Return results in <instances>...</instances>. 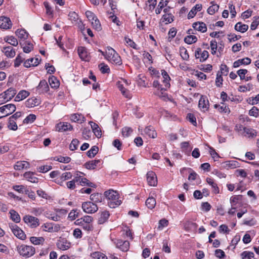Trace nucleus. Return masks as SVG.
Returning a JSON list of instances; mask_svg holds the SVG:
<instances>
[{
    "instance_id": "obj_6",
    "label": "nucleus",
    "mask_w": 259,
    "mask_h": 259,
    "mask_svg": "<svg viewBox=\"0 0 259 259\" xmlns=\"http://www.w3.org/2000/svg\"><path fill=\"white\" fill-rule=\"evenodd\" d=\"M57 247L62 250H65L70 247L71 243L65 238H60L57 243Z\"/></svg>"
},
{
    "instance_id": "obj_44",
    "label": "nucleus",
    "mask_w": 259,
    "mask_h": 259,
    "mask_svg": "<svg viewBox=\"0 0 259 259\" xmlns=\"http://www.w3.org/2000/svg\"><path fill=\"white\" fill-rule=\"evenodd\" d=\"M25 163H26L27 165H29V163L26 161H18L16 163V164L14 166V169L17 170H20L22 169L24 167L27 168V166H25Z\"/></svg>"
},
{
    "instance_id": "obj_36",
    "label": "nucleus",
    "mask_w": 259,
    "mask_h": 259,
    "mask_svg": "<svg viewBox=\"0 0 259 259\" xmlns=\"http://www.w3.org/2000/svg\"><path fill=\"white\" fill-rule=\"evenodd\" d=\"M99 148L97 146H94L87 152V155L89 158H93L98 153Z\"/></svg>"
},
{
    "instance_id": "obj_13",
    "label": "nucleus",
    "mask_w": 259,
    "mask_h": 259,
    "mask_svg": "<svg viewBox=\"0 0 259 259\" xmlns=\"http://www.w3.org/2000/svg\"><path fill=\"white\" fill-rule=\"evenodd\" d=\"M76 181L77 184H80L81 186H88L91 187H94L95 186V184L93 183L89 182L87 179L82 178L81 176L76 177Z\"/></svg>"
},
{
    "instance_id": "obj_7",
    "label": "nucleus",
    "mask_w": 259,
    "mask_h": 259,
    "mask_svg": "<svg viewBox=\"0 0 259 259\" xmlns=\"http://www.w3.org/2000/svg\"><path fill=\"white\" fill-rule=\"evenodd\" d=\"M12 23L9 17L5 16L0 17V28L8 29L11 28Z\"/></svg>"
},
{
    "instance_id": "obj_5",
    "label": "nucleus",
    "mask_w": 259,
    "mask_h": 259,
    "mask_svg": "<svg viewBox=\"0 0 259 259\" xmlns=\"http://www.w3.org/2000/svg\"><path fill=\"white\" fill-rule=\"evenodd\" d=\"M9 226L12 232L17 238L23 240L26 239L25 234L18 226L14 224H11Z\"/></svg>"
},
{
    "instance_id": "obj_57",
    "label": "nucleus",
    "mask_w": 259,
    "mask_h": 259,
    "mask_svg": "<svg viewBox=\"0 0 259 259\" xmlns=\"http://www.w3.org/2000/svg\"><path fill=\"white\" fill-rule=\"evenodd\" d=\"M223 78L222 74H221L219 72L217 74V77L215 79V85L218 87H221L223 84Z\"/></svg>"
},
{
    "instance_id": "obj_11",
    "label": "nucleus",
    "mask_w": 259,
    "mask_h": 259,
    "mask_svg": "<svg viewBox=\"0 0 259 259\" xmlns=\"http://www.w3.org/2000/svg\"><path fill=\"white\" fill-rule=\"evenodd\" d=\"M75 224L80 226L85 231H90L93 230V226L92 224H86L82 219H78L75 222Z\"/></svg>"
},
{
    "instance_id": "obj_39",
    "label": "nucleus",
    "mask_w": 259,
    "mask_h": 259,
    "mask_svg": "<svg viewBox=\"0 0 259 259\" xmlns=\"http://www.w3.org/2000/svg\"><path fill=\"white\" fill-rule=\"evenodd\" d=\"M108 61L118 65H120L122 64L121 58L119 56L118 54H117L116 52H115V54H114V56H112L111 58H110V59Z\"/></svg>"
},
{
    "instance_id": "obj_32",
    "label": "nucleus",
    "mask_w": 259,
    "mask_h": 259,
    "mask_svg": "<svg viewBox=\"0 0 259 259\" xmlns=\"http://www.w3.org/2000/svg\"><path fill=\"white\" fill-rule=\"evenodd\" d=\"M30 241L34 245H37L42 244L45 242V238L42 237H34L32 236L30 237Z\"/></svg>"
},
{
    "instance_id": "obj_38",
    "label": "nucleus",
    "mask_w": 259,
    "mask_h": 259,
    "mask_svg": "<svg viewBox=\"0 0 259 259\" xmlns=\"http://www.w3.org/2000/svg\"><path fill=\"white\" fill-rule=\"evenodd\" d=\"M4 40L5 41L15 47L17 46L18 44L17 38L13 36H7L4 38Z\"/></svg>"
},
{
    "instance_id": "obj_61",
    "label": "nucleus",
    "mask_w": 259,
    "mask_h": 259,
    "mask_svg": "<svg viewBox=\"0 0 259 259\" xmlns=\"http://www.w3.org/2000/svg\"><path fill=\"white\" fill-rule=\"evenodd\" d=\"M36 119V116L34 114H30L28 115L23 120V123H29L33 122Z\"/></svg>"
},
{
    "instance_id": "obj_40",
    "label": "nucleus",
    "mask_w": 259,
    "mask_h": 259,
    "mask_svg": "<svg viewBox=\"0 0 259 259\" xmlns=\"http://www.w3.org/2000/svg\"><path fill=\"white\" fill-rule=\"evenodd\" d=\"M83 115L79 114H73L70 116L71 120L75 122L81 123L83 121Z\"/></svg>"
},
{
    "instance_id": "obj_41",
    "label": "nucleus",
    "mask_w": 259,
    "mask_h": 259,
    "mask_svg": "<svg viewBox=\"0 0 259 259\" xmlns=\"http://www.w3.org/2000/svg\"><path fill=\"white\" fill-rule=\"evenodd\" d=\"M7 110L6 115H9L14 112L16 109V106L13 104H8L4 105Z\"/></svg>"
},
{
    "instance_id": "obj_3",
    "label": "nucleus",
    "mask_w": 259,
    "mask_h": 259,
    "mask_svg": "<svg viewBox=\"0 0 259 259\" xmlns=\"http://www.w3.org/2000/svg\"><path fill=\"white\" fill-rule=\"evenodd\" d=\"M82 208L87 213H93L96 212L98 209L97 204L91 201H87L82 203Z\"/></svg>"
},
{
    "instance_id": "obj_55",
    "label": "nucleus",
    "mask_w": 259,
    "mask_h": 259,
    "mask_svg": "<svg viewBox=\"0 0 259 259\" xmlns=\"http://www.w3.org/2000/svg\"><path fill=\"white\" fill-rule=\"evenodd\" d=\"M199 69L204 72H210L212 69V66L210 64H201L199 66Z\"/></svg>"
},
{
    "instance_id": "obj_16",
    "label": "nucleus",
    "mask_w": 259,
    "mask_h": 259,
    "mask_svg": "<svg viewBox=\"0 0 259 259\" xmlns=\"http://www.w3.org/2000/svg\"><path fill=\"white\" fill-rule=\"evenodd\" d=\"M40 60L37 58H30L27 60L24 63V65L25 67L28 68L31 66H36L39 64Z\"/></svg>"
},
{
    "instance_id": "obj_25",
    "label": "nucleus",
    "mask_w": 259,
    "mask_h": 259,
    "mask_svg": "<svg viewBox=\"0 0 259 259\" xmlns=\"http://www.w3.org/2000/svg\"><path fill=\"white\" fill-rule=\"evenodd\" d=\"M100 162L99 159L89 161L84 163V166L88 169H94Z\"/></svg>"
},
{
    "instance_id": "obj_15",
    "label": "nucleus",
    "mask_w": 259,
    "mask_h": 259,
    "mask_svg": "<svg viewBox=\"0 0 259 259\" xmlns=\"http://www.w3.org/2000/svg\"><path fill=\"white\" fill-rule=\"evenodd\" d=\"M251 60L248 57L239 59L234 62L233 67L237 68L239 67L241 65H249L251 63Z\"/></svg>"
},
{
    "instance_id": "obj_53",
    "label": "nucleus",
    "mask_w": 259,
    "mask_h": 259,
    "mask_svg": "<svg viewBox=\"0 0 259 259\" xmlns=\"http://www.w3.org/2000/svg\"><path fill=\"white\" fill-rule=\"evenodd\" d=\"M93 27L96 30L99 31L102 29L101 25L99 19L97 18L92 22Z\"/></svg>"
},
{
    "instance_id": "obj_19",
    "label": "nucleus",
    "mask_w": 259,
    "mask_h": 259,
    "mask_svg": "<svg viewBox=\"0 0 259 259\" xmlns=\"http://www.w3.org/2000/svg\"><path fill=\"white\" fill-rule=\"evenodd\" d=\"M202 7L201 4L196 5L188 14V19H190L193 18L196 14L197 11H200L202 10Z\"/></svg>"
},
{
    "instance_id": "obj_28",
    "label": "nucleus",
    "mask_w": 259,
    "mask_h": 259,
    "mask_svg": "<svg viewBox=\"0 0 259 259\" xmlns=\"http://www.w3.org/2000/svg\"><path fill=\"white\" fill-rule=\"evenodd\" d=\"M206 182L207 183L211 186V188L212 189V192L214 194H218L219 193L220 190L219 188L218 187V185L217 183H215L214 181V180L211 178H206Z\"/></svg>"
},
{
    "instance_id": "obj_56",
    "label": "nucleus",
    "mask_w": 259,
    "mask_h": 259,
    "mask_svg": "<svg viewBox=\"0 0 259 259\" xmlns=\"http://www.w3.org/2000/svg\"><path fill=\"white\" fill-rule=\"evenodd\" d=\"M54 160L60 162L67 163L71 161V158L69 157H63L60 156L59 157H55Z\"/></svg>"
},
{
    "instance_id": "obj_48",
    "label": "nucleus",
    "mask_w": 259,
    "mask_h": 259,
    "mask_svg": "<svg viewBox=\"0 0 259 259\" xmlns=\"http://www.w3.org/2000/svg\"><path fill=\"white\" fill-rule=\"evenodd\" d=\"M116 51L110 47H107L106 50V59L109 60L112 56H114Z\"/></svg>"
},
{
    "instance_id": "obj_17",
    "label": "nucleus",
    "mask_w": 259,
    "mask_h": 259,
    "mask_svg": "<svg viewBox=\"0 0 259 259\" xmlns=\"http://www.w3.org/2000/svg\"><path fill=\"white\" fill-rule=\"evenodd\" d=\"M78 54L80 59L83 61L88 60V53L87 49L83 47H79L78 48Z\"/></svg>"
},
{
    "instance_id": "obj_22",
    "label": "nucleus",
    "mask_w": 259,
    "mask_h": 259,
    "mask_svg": "<svg viewBox=\"0 0 259 259\" xmlns=\"http://www.w3.org/2000/svg\"><path fill=\"white\" fill-rule=\"evenodd\" d=\"M37 89L41 93L47 92L49 90V87L46 80H41L37 87Z\"/></svg>"
},
{
    "instance_id": "obj_37",
    "label": "nucleus",
    "mask_w": 259,
    "mask_h": 259,
    "mask_svg": "<svg viewBox=\"0 0 259 259\" xmlns=\"http://www.w3.org/2000/svg\"><path fill=\"white\" fill-rule=\"evenodd\" d=\"M49 82L52 88H57L59 86V81L54 76L49 78Z\"/></svg>"
},
{
    "instance_id": "obj_63",
    "label": "nucleus",
    "mask_w": 259,
    "mask_h": 259,
    "mask_svg": "<svg viewBox=\"0 0 259 259\" xmlns=\"http://www.w3.org/2000/svg\"><path fill=\"white\" fill-rule=\"evenodd\" d=\"M26 46L23 47V50L24 53H30L33 49V45L30 42H26Z\"/></svg>"
},
{
    "instance_id": "obj_10",
    "label": "nucleus",
    "mask_w": 259,
    "mask_h": 259,
    "mask_svg": "<svg viewBox=\"0 0 259 259\" xmlns=\"http://www.w3.org/2000/svg\"><path fill=\"white\" fill-rule=\"evenodd\" d=\"M147 180L150 186H155L157 184V178L156 175L152 171H149L147 172Z\"/></svg>"
},
{
    "instance_id": "obj_64",
    "label": "nucleus",
    "mask_w": 259,
    "mask_h": 259,
    "mask_svg": "<svg viewBox=\"0 0 259 259\" xmlns=\"http://www.w3.org/2000/svg\"><path fill=\"white\" fill-rule=\"evenodd\" d=\"M242 259H251L254 257V253L252 252L244 251L241 253Z\"/></svg>"
},
{
    "instance_id": "obj_46",
    "label": "nucleus",
    "mask_w": 259,
    "mask_h": 259,
    "mask_svg": "<svg viewBox=\"0 0 259 259\" xmlns=\"http://www.w3.org/2000/svg\"><path fill=\"white\" fill-rule=\"evenodd\" d=\"M7 126L10 130L13 131H16L18 128L16 120L11 119L10 117L9 118V121L8 123Z\"/></svg>"
},
{
    "instance_id": "obj_24",
    "label": "nucleus",
    "mask_w": 259,
    "mask_h": 259,
    "mask_svg": "<svg viewBox=\"0 0 259 259\" xmlns=\"http://www.w3.org/2000/svg\"><path fill=\"white\" fill-rule=\"evenodd\" d=\"M34 175V172L27 171L24 174V177L31 183H36L38 182V179Z\"/></svg>"
},
{
    "instance_id": "obj_4",
    "label": "nucleus",
    "mask_w": 259,
    "mask_h": 259,
    "mask_svg": "<svg viewBox=\"0 0 259 259\" xmlns=\"http://www.w3.org/2000/svg\"><path fill=\"white\" fill-rule=\"evenodd\" d=\"M23 220L25 223L28 224L32 228H35L39 225V219L32 215H25Z\"/></svg>"
},
{
    "instance_id": "obj_14",
    "label": "nucleus",
    "mask_w": 259,
    "mask_h": 259,
    "mask_svg": "<svg viewBox=\"0 0 259 259\" xmlns=\"http://www.w3.org/2000/svg\"><path fill=\"white\" fill-rule=\"evenodd\" d=\"M192 26L194 29L203 33L207 31L206 25L204 22H194Z\"/></svg>"
},
{
    "instance_id": "obj_2",
    "label": "nucleus",
    "mask_w": 259,
    "mask_h": 259,
    "mask_svg": "<svg viewBox=\"0 0 259 259\" xmlns=\"http://www.w3.org/2000/svg\"><path fill=\"white\" fill-rule=\"evenodd\" d=\"M16 250L20 255L26 258L33 256L35 253V249L34 247L25 244L18 245Z\"/></svg>"
},
{
    "instance_id": "obj_9",
    "label": "nucleus",
    "mask_w": 259,
    "mask_h": 259,
    "mask_svg": "<svg viewBox=\"0 0 259 259\" xmlns=\"http://www.w3.org/2000/svg\"><path fill=\"white\" fill-rule=\"evenodd\" d=\"M198 107L204 111L207 110L209 108V101L206 96L201 95L199 101Z\"/></svg>"
},
{
    "instance_id": "obj_54",
    "label": "nucleus",
    "mask_w": 259,
    "mask_h": 259,
    "mask_svg": "<svg viewBox=\"0 0 259 259\" xmlns=\"http://www.w3.org/2000/svg\"><path fill=\"white\" fill-rule=\"evenodd\" d=\"M248 114L251 116L257 117L259 116V109L256 107L253 106L249 111Z\"/></svg>"
},
{
    "instance_id": "obj_8",
    "label": "nucleus",
    "mask_w": 259,
    "mask_h": 259,
    "mask_svg": "<svg viewBox=\"0 0 259 259\" xmlns=\"http://www.w3.org/2000/svg\"><path fill=\"white\" fill-rule=\"evenodd\" d=\"M116 247L122 251H127L130 247V243L128 241H123L121 239H117L114 242Z\"/></svg>"
},
{
    "instance_id": "obj_51",
    "label": "nucleus",
    "mask_w": 259,
    "mask_h": 259,
    "mask_svg": "<svg viewBox=\"0 0 259 259\" xmlns=\"http://www.w3.org/2000/svg\"><path fill=\"white\" fill-rule=\"evenodd\" d=\"M214 107L215 108H218V110L220 112H224V113H229L230 110L228 106L225 105L223 103L222 106L218 105L217 104H215L214 105Z\"/></svg>"
},
{
    "instance_id": "obj_27",
    "label": "nucleus",
    "mask_w": 259,
    "mask_h": 259,
    "mask_svg": "<svg viewBox=\"0 0 259 259\" xmlns=\"http://www.w3.org/2000/svg\"><path fill=\"white\" fill-rule=\"evenodd\" d=\"M235 30L244 33L246 32L248 29V26L246 24H242L241 22H239L236 24L234 27Z\"/></svg>"
},
{
    "instance_id": "obj_50",
    "label": "nucleus",
    "mask_w": 259,
    "mask_h": 259,
    "mask_svg": "<svg viewBox=\"0 0 259 259\" xmlns=\"http://www.w3.org/2000/svg\"><path fill=\"white\" fill-rule=\"evenodd\" d=\"M225 164V167L230 168H234L238 166V162L235 160L226 161Z\"/></svg>"
},
{
    "instance_id": "obj_52",
    "label": "nucleus",
    "mask_w": 259,
    "mask_h": 259,
    "mask_svg": "<svg viewBox=\"0 0 259 259\" xmlns=\"http://www.w3.org/2000/svg\"><path fill=\"white\" fill-rule=\"evenodd\" d=\"M219 6L217 4H212L207 9V13L210 15L214 14L216 12L219 10Z\"/></svg>"
},
{
    "instance_id": "obj_12",
    "label": "nucleus",
    "mask_w": 259,
    "mask_h": 259,
    "mask_svg": "<svg viewBox=\"0 0 259 259\" xmlns=\"http://www.w3.org/2000/svg\"><path fill=\"white\" fill-rule=\"evenodd\" d=\"M58 132H66L71 131L73 128L72 125L68 122H60L56 125Z\"/></svg>"
},
{
    "instance_id": "obj_49",
    "label": "nucleus",
    "mask_w": 259,
    "mask_h": 259,
    "mask_svg": "<svg viewBox=\"0 0 259 259\" xmlns=\"http://www.w3.org/2000/svg\"><path fill=\"white\" fill-rule=\"evenodd\" d=\"M180 55L182 59L184 60H188L189 56L187 50L184 47H181L180 48Z\"/></svg>"
},
{
    "instance_id": "obj_20",
    "label": "nucleus",
    "mask_w": 259,
    "mask_h": 259,
    "mask_svg": "<svg viewBox=\"0 0 259 259\" xmlns=\"http://www.w3.org/2000/svg\"><path fill=\"white\" fill-rule=\"evenodd\" d=\"M2 51L7 57L10 58L14 57L16 54L15 50L10 46L3 47Z\"/></svg>"
},
{
    "instance_id": "obj_62",
    "label": "nucleus",
    "mask_w": 259,
    "mask_h": 259,
    "mask_svg": "<svg viewBox=\"0 0 259 259\" xmlns=\"http://www.w3.org/2000/svg\"><path fill=\"white\" fill-rule=\"evenodd\" d=\"M79 143V141L77 139H73L72 141H71V144H70V146H69V148H70V150L74 151V150L77 149Z\"/></svg>"
},
{
    "instance_id": "obj_42",
    "label": "nucleus",
    "mask_w": 259,
    "mask_h": 259,
    "mask_svg": "<svg viewBox=\"0 0 259 259\" xmlns=\"http://www.w3.org/2000/svg\"><path fill=\"white\" fill-rule=\"evenodd\" d=\"M16 34L21 39H26L28 36V33L24 29L17 30Z\"/></svg>"
},
{
    "instance_id": "obj_1",
    "label": "nucleus",
    "mask_w": 259,
    "mask_h": 259,
    "mask_svg": "<svg viewBox=\"0 0 259 259\" xmlns=\"http://www.w3.org/2000/svg\"><path fill=\"white\" fill-rule=\"evenodd\" d=\"M104 196L108 200V205L110 208H115L121 204L117 191L109 190L104 192Z\"/></svg>"
},
{
    "instance_id": "obj_21",
    "label": "nucleus",
    "mask_w": 259,
    "mask_h": 259,
    "mask_svg": "<svg viewBox=\"0 0 259 259\" xmlns=\"http://www.w3.org/2000/svg\"><path fill=\"white\" fill-rule=\"evenodd\" d=\"M89 124L91 125L92 131L95 136L97 138L100 137L102 135L101 130L98 125L93 121H90Z\"/></svg>"
},
{
    "instance_id": "obj_23",
    "label": "nucleus",
    "mask_w": 259,
    "mask_h": 259,
    "mask_svg": "<svg viewBox=\"0 0 259 259\" xmlns=\"http://www.w3.org/2000/svg\"><path fill=\"white\" fill-rule=\"evenodd\" d=\"M90 199L92 202L96 204L102 201L103 196L101 193H95L90 195Z\"/></svg>"
},
{
    "instance_id": "obj_47",
    "label": "nucleus",
    "mask_w": 259,
    "mask_h": 259,
    "mask_svg": "<svg viewBox=\"0 0 259 259\" xmlns=\"http://www.w3.org/2000/svg\"><path fill=\"white\" fill-rule=\"evenodd\" d=\"M13 189L19 193L27 194L28 189L23 185H15Z\"/></svg>"
},
{
    "instance_id": "obj_60",
    "label": "nucleus",
    "mask_w": 259,
    "mask_h": 259,
    "mask_svg": "<svg viewBox=\"0 0 259 259\" xmlns=\"http://www.w3.org/2000/svg\"><path fill=\"white\" fill-rule=\"evenodd\" d=\"M162 21L166 22V24L170 23L174 21L173 16L171 14L163 15L162 16Z\"/></svg>"
},
{
    "instance_id": "obj_35",
    "label": "nucleus",
    "mask_w": 259,
    "mask_h": 259,
    "mask_svg": "<svg viewBox=\"0 0 259 259\" xmlns=\"http://www.w3.org/2000/svg\"><path fill=\"white\" fill-rule=\"evenodd\" d=\"M9 213L11 215L10 218L12 221L16 223L20 222L21 220L20 217L15 210L14 209H11L10 210Z\"/></svg>"
},
{
    "instance_id": "obj_29",
    "label": "nucleus",
    "mask_w": 259,
    "mask_h": 259,
    "mask_svg": "<svg viewBox=\"0 0 259 259\" xmlns=\"http://www.w3.org/2000/svg\"><path fill=\"white\" fill-rule=\"evenodd\" d=\"M161 71V75L163 78V83L164 84L165 87L169 88L170 85L169 83V80H170V77L165 70L162 69Z\"/></svg>"
},
{
    "instance_id": "obj_59",
    "label": "nucleus",
    "mask_w": 259,
    "mask_h": 259,
    "mask_svg": "<svg viewBox=\"0 0 259 259\" xmlns=\"http://www.w3.org/2000/svg\"><path fill=\"white\" fill-rule=\"evenodd\" d=\"M133 132V130L130 127H124L122 129V135L124 137H128Z\"/></svg>"
},
{
    "instance_id": "obj_26",
    "label": "nucleus",
    "mask_w": 259,
    "mask_h": 259,
    "mask_svg": "<svg viewBox=\"0 0 259 259\" xmlns=\"http://www.w3.org/2000/svg\"><path fill=\"white\" fill-rule=\"evenodd\" d=\"M145 133L150 138H155L157 136V133L154 128L152 126H147L144 130Z\"/></svg>"
},
{
    "instance_id": "obj_31",
    "label": "nucleus",
    "mask_w": 259,
    "mask_h": 259,
    "mask_svg": "<svg viewBox=\"0 0 259 259\" xmlns=\"http://www.w3.org/2000/svg\"><path fill=\"white\" fill-rule=\"evenodd\" d=\"M39 104V100L35 98H29L26 101L25 103L26 106L29 108L38 105Z\"/></svg>"
},
{
    "instance_id": "obj_18",
    "label": "nucleus",
    "mask_w": 259,
    "mask_h": 259,
    "mask_svg": "<svg viewBox=\"0 0 259 259\" xmlns=\"http://www.w3.org/2000/svg\"><path fill=\"white\" fill-rule=\"evenodd\" d=\"M239 127H242L244 135L245 136H247L248 137L250 138H253L256 136V132L255 130L251 128H248L246 127H243L242 125H240Z\"/></svg>"
},
{
    "instance_id": "obj_30",
    "label": "nucleus",
    "mask_w": 259,
    "mask_h": 259,
    "mask_svg": "<svg viewBox=\"0 0 259 259\" xmlns=\"http://www.w3.org/2000/svg\"><path fill=\"white\" fill-rule=\"evenodd\" d=\"M29 95V93L25 90H22L19 92L15 98V101L18 102L21 101Z\"/></svg>"
},
{
    "instance_id": "obj_34",
    "label": "nucleus",
    "mask_w": 259,
    "mask_h": 259,
    "mask_svg": "<svg viewBox=\"0 0 259 259\" xmlns=\"http://www.w3.org/2000/svg\"><path fill=\"white\" fill-rule=\"evenodd\" d=\"M16 93L17 91L13 88H10L4 92L5 93L4 96L8 97L9 100H11L15 96Z\"/></svg>"
},
{
    "instance_id": "obj_58",
    "label": "nucleus",
    "mask_w": 259,
    "mask_h": 259,
    "mask_svg": "<svg viewBox=\"0 0 259 259\" xmlns=\"http://www.w3.org/2000/svg\"><path fill=\"white\" fill-rule=\"evenodd\" d=\"M77 209L71 210L68 214V218L71 220H74L79 216V213L77 212Z\"/></svg>"
},
{
    "instance_id": "obj_43",
    "label": "nucleus",
    "mask_w": 259,
    "mask_h": 259,
    "mask_svg": "<svg viewBox=\"0 0 259 259\" xmlns=\"http://www.w3.org/2000/svg\"><path fill=\"white\" fill-rule=\"evenodd\" d=\"M145 203L148 208L152 209L155 206L156 200L153 197H149Z\"/></svg>"
},
{
    "instance_id": "obj_45",
    "label": "nucleus",
    "mask_w": 259,
    "mask_h": 259,
    "mask_svg": "<svg viewBox=\"0 0 259 259\" xmlns=\"http://www.w3.org/2000/svg\"><path fill=\"white\" fill-rule=\"evenodd\" d=\"M197 40V38L196 36L193 35H187L184 38V41L189 45L196 42Z\"/></svg>"
},
{
    "instance_id": "obj_33",
    "label": "nucleus",
    "mask_w": 259,
    "mask_h": 259,
    "mask_svg": "<svg viewBox=\"0 0 259 259\" xmlns=\"http://www.w3.org/2000/svg\"><path fill=\"white\" fill-rule=\"evenodd\" d=\"M110 214L108 211H104L101 212L100 217L98 219V223L100 224H102L106 222L109 217Z\"/></svg>"
}]
</instances>
